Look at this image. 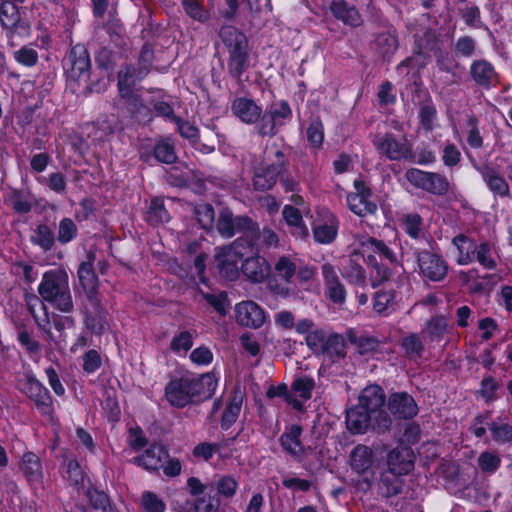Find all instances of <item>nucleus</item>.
<instances>
[{
  "label": "nucleus",
  "mask_w": 512,
  "mask_h": 512,
  "mask_svg": "<svg viewBox=\"0 0 512 512\" xmlns=\"http://www.w3.org/2000/svg\"><path fill=\"white\" fill-rule=\"evenodd\" d=\"M286 147L282 142L269 141L263 152V159L254 169L253 186L256 190L267 191L279 179L286 191H295L297 181L290 175L289 159Z\"/></svg>",
  "instance_id": "1"
},
{
  "label": "nucleus",
  "mask_w": 512,
  "mask_h": 512,
  "mask_svg": "<svg viewBox=\"0 0 512 512\" xmlns=\"http://www.w3.org/2000/svg\"><path fill=\"white\" fill-rule=\"evenodd\" d=\"M40 297L62 313L74 310L68 273L61 268L46 271L38 286Z\"/></svg>",
  "instance_id": "2"
},
{
  "label": "nucleus",
  "mask_w": 512,
  "mask_h": 512,
  "mask_svg": "<svg viewBox=\"0 0 512 512\" xmlns=\"http://www.w3.org/2000/svg\"><path fill=\"white\" fill-rule=\"evenodd\" d=\"M219 36L228 49V71L233 78H240L248 68L246 36L234 26H223Z\"/></svg>",
  "instance_id": "3"
},
{
  "label": "nucleus",
  "mask_w": 512,
  "mask_h": 512,
  "mask_svg": "<svg viewBox=\"0 0 512 512\" xmlns=\"http://www.w3.org/2000/svg\"><path fill=\"white\" fill-rule=\"evenodd\" d=\"M352 255H360L370 265L377 266L378 262L397 264L396 253L383 241L373 237L355 235L351 244Z\"/></svg>",
  "instance_id": "4"
},
{
  "label": "nucleus",
  "mask_w": 512,
  "mask_h": 512,
  "mask_svg": "<svg viewBox=\"0 0 512 512\" xmlns=\"http://www.w3.org/2000/svg\"><path fill=\"white\" fill-rule=\"evenodd\" d=\"M405 177L414 187L433 195L444 196L451 189V184L447 177L440 173L411 168L406 171Z\"/></svg>",
  "instance_id": "5"
},
{
  "label": "nucleus",
  "mask_w": 512,
  "mask_h": 512,
  "mask_svg": "<svg viewBox=\"0 0 512 512\" xmlns=\"http://www.w3.org/2000/svg\"><path fill=\"white\" fill-rule=\"evenodd\" d=\"M245 243L246 238H238L230 246L222 248L217 254L216 264L222 277L230 281L239 277L238 260H241V256L247 254L244 247Z\"/></svg>",
  "instance_id": "6"
},
{
  "label": "nucleus",
  "mask_w": 512,
  "mask_h": 512,
  "mask_svg": "<svg viewBox=\"0 0 512 512\" xmlns=\"http://www.w3.org/2000/svg\"><path fill=\"white\" fill-rule=\"evenodd\" d=\"M255 245V243L246 239L244 247L246 248L247 254L246 256H241V271L251 282L262 283L270 275L271 268L268 261L259 255L257 249H255Z\"/></svg>",
  "instance_id": "7"
},
{
  "label": "nucleus",
  "mask_w": 512,
  "mask_h": 512,
  "mask_svg": "<svg viewBox=\"0 0 512 512\" xmlns=\"http://www.w3.org/2000/svg\"><path fill=\"white\" fill-rule=\"evenodd\" d=\"M216 228L225 238H231L236 233H242L241 238L248 239V236H253L257 232V223L247 216L234 217L228 209H223L219 213Z\"/></svg>",
  "instance_id": "8"
},
{
  "label": "nucleus",
  "mask_w": 512,
  "mask_h": 512,
  "mask_svg": "<svg viewBox=\"0 0 512 512\" xmlns=\"http://www.w3.org/2000/svg\"><path fill=\"white\" fill-rule=\"evenodd\" d=\"M292 118V110L285 100L274 101L268 105L261 117L258 133L266 136L273 135L277 127L283 126Z\"/></svg>",
  "instance_id": "9"
},
{
  "label": "nucleus",
  "mask_w": 512,
  "mask_h": 512,
  "mask_svg": "<svg viewBox=\"0 0 512 512\" xmlns=\"http://www.w3.org/2000/svg\"><path fill=\"white\" fill-rule=\"evenodd\" d=\"M385 402V396L382 388L378 385H370L362 390L359 395V406L363 408L381 421H377V427L379 429L387 430L391 426V419L384 413L381 408Z\"/></svg>",
  "instance_id": "10"
},
{
  "label": "nucleus",
  "mask_w": 512,
  "mask_h": 512,
  "mask_svg": "<svg viewBox=\"0 0 512 512\" xmlns=\"http://www.w3.org/2000/svg\"><path fill=\"white\" fill-rule=\"evenodd\" d=\"M376 150L392 161L405 160L411 157L412 150L406 139H397L391 133L375 135L372 140Z\"/></svg>",
  "instance_id": "11"
},
{
  "label": "nucleus",
  "mask_w": 512,
  "mask_h": 512,
  "mask_svg": "<svg viewBox=\"0 0 512 512\" xmlns=\"http://www.w3.org/2000/svg\"><path fill=\"white\" fill-rule=\"evenodd\" d=\"M20 389L36 404L38 410L44 415L52 413V400L48 390L31 374L19 382Z\"/></svg>",
  "instance_id": "12"
},
{
  "label": "nucleus",
  "mask_w": 512,
  "mask_h": 512,
  "mask_svg": "<svg viewBox=\"0 0 512 512\" xmlns=\"http://www.w3.org/2000/svg\"><path fill=\"white\" fill-rule=\"evenodd\" d=\"M67 65V73L70 80H83L85 83L88 81L91 62L84 45L77 44L72 47L68 55Z\"/></svg>",
  "instance_id": "13"
},
{
  "label": "nucleus",
  "mask_w": 512,
  "mask_h": 512,
  "mask_svg": "<svg viewBox=\"0 0 512 512\" xmlns=\"http://www.w3.org/2000/svg\"><path fill=\"white\" fill-rule=\"evenodd\" d=\"M417 263L421 275L431 281H441L447 275V263L438 254L427 250L419 251Z\"/></svg>",
  "instance_id": "14"
},
{
  "label": "nucleus",
  "mask_w": 512,
  "mask_h": 512,
  "mask_svg": "<svg viewBox=\"0 0 512 512\" xmlns=\"http://www.w3.org/2000/svg\"><path fill=\"white\" fill-rule=\"evenodd\" d=\"M415 455L407 446H397L386 457L388 472L394 476H403L410 473L414 468Z\"/></svg>",
  "instance_id": "15"
},
{
  "label": "nucleus",
  "mask_w": 512,
  "mask_h": 512,
  "mask_svg": "<svg viewBox=\"0 0 512 512\" xmlns=\"http://www.w3.org/2000/svg\"><path fill=\"white\" fill-rule=\"evenodd\" d=\"M321 273L327 298L335 304H343L347 293L339 279L337 268L330 263H324L321 266Z\"/></svg>",
  "instance_id": "16"
},
{
  "label": "nucleus",
  "mask_w": 512,
  "mask_h": 512,
  "mask_svg": "<svg viewBox=\"0 0 512 512\" xmlns=\"http://www.w3.org/2000/svg\"><path fill=\"white\" fill-rule=\"evenodd\" d=\"M236 321L241 326L257 329L266 321L265 311L253 301H242L235 307Z\"/></svg>",
  "instance_id": "17"
},
{
  "label": "nucleus",
  "mask_w": 512,
  "mask_h": 512,
  "mask_svg": "<svg viewBox=\"0 0 512 512\" xmlns=\"http://www.w3.org/2000/svg\"><path fill=\"white\" fill-rule=\"evenodd\" d=\"M165 396L172 406L178 408L193 403V393L191 392L188 376L171 380L165 388Z\"/></svg>",
  "instance_id": "18"
},
{
  "label": "nucleus",
  "mask_w": 512,
  "mask_h": 512,
  "mask_svg": "<svg viewBox=\"0 0 512 512\" xmlns=\"http://www.w3.org/2000/svg\"><path fill=\"white\" fill-rule=\"evenodd\" d=\"M356 193L347 196V205L349 209L359 216L373 214L377 210V205L369 200L370 190L362 181L354 182Z\"/></svg>",
  "instance_id": "19"
},
{
  "label": "nucleus",
  "mask_w": 512,
  "mask_h": 512,
  "mask_svg": "<svg viewBox=\"0 0 512 512\" xmlns=\"http://www.w3.org/2000/svg\"><path fill=\"white\" fill-rule=\"evenodd\" d=\"M388 409L398 419H411L418 413V406L406 392L393 393L388 398Z\"/></svg>",
  "instance_id": "20"
},
{
  "label": "nucleus",
  "mask_w": 512,
  "mask_h": 512,
  "mask_svg": "<svg viewBox=\"0 0 512 512\" xmlns=\"http://www.w3.org/2000/svg\"><path fill=\"white\" fill-rule=\"evenodd\" d=\"M301 434L302 428L294 424L288 427L279 438L283 450L297 461L302 460L305 456V448L300 440Z\"/></svg>",
  "instance_id": "21"
},
{
  "label": "nucleus",
  "mask_w": 512,
  "mask_h": 512,
  "mask_svg": "<svg viewBox=\"0 0 512 512\" xmlns=\"http://www.w3.org/2000/svg\"><path fill=\"white\" fill-rule=\"evenodd\" d=\"M169 454L161 444H152L142 455L133 459V462L146 470H158L167 461Z\"/></svg>",
  "instance_id": "22"
},
{
  "label": "nucleus",
  "mask_w": 512,
  "mask_h": 512,
  "mask_svg": "<svg viewBox=\"0 0 512 512\" xmlns=\"http://www.w3.org/2000/svg\"><path fill=\"white\" fill-rule=\"evenodd\" d=\"M191 392L194 402H200L212 397L217 388V379L212 373H206L200 377H189Z\"/></svg>",
  "instance_id": "23"
},
{
  "label": "nucleus",
  "mask_w": 512,
  "mask_h": 512,
  "mask_svg": "<svg viewBox=\"0 0 512 512\" xmlns=\"http://www.w3.org/2000/svg\"><path fill=\"white\" fill-rule=\"evenodd\" d=\"M373 420L376 426L377 421H381L378 417L365 410L363 406L359 405L350 408L346 414L347 428L353 433H364Z\"/></svg>",
  "instance_id": "24"
},
{
  "label": "nucleus",
  "mask_w": 512,
  "mask_h": 512,
  "mask_svg": "<svg viewBox=\"0 0 512 512\" xmlns=\"http://www.w3.org/2000/svg\"><path fill=\"white\" fill-rule=\"evenodd\" d=\"M231 110L244 123L251 124L261 120L262 109L252 99L245 97L234 99Z\"/></svg>",
  "instance_id": "25"
},
{
  "label": "nucleus",
  "mask_w": 512,
  "mask_h": 512,
  "mask_svg": "<svg viewBox=\"0 0 512 512\" xmlns=\"http://www.w3.org/2000/svg\"><path fill=\"white\" fill-rule=\"evenodd\" d=\"M374 463L373 451L365 445H357L350 454V465L352 469L363 475H374L372 471Z\"/></svg>",
  "instance_id": "26"
},
{
  "label": "nucleus",
  "mask_w": 512,
  "mask_h": 512,
  "mask_svg": "<svg viewBox=\"0 0 512 512\" xmlns=\"http://www.w3.org/2000/svg\"><path fill=\"white\" fill-rule=\"evenodd\" d=\"M145 76V74H140V70L132 65L123 66L118 72V89L121 97H131L136 84Z\"/></svg>",
  "instance_id": "27"
},
{
  "label": "nucleus",
  "mask_w": 512,
  "mask_h": 512,
  "mask_svg": "<svg viewBox=\"0 0 512 512\" xmlns=\"http://www.w3.org/2000/svg\"><path fill=\"white\" fill-rule=\"evenodd\" d=\"M20 470L31 485H39L43 480V469L39 457L27 452L23 455Z\"/></svg>",
  "instance_id": "28"
},
{
  "label": "nucleus",
  "mask_w": 512,
  "mask_h": 512,
  "mask_svg": "<svg viewBox=\"0 0 512 512\" xmlns=\"http://www.w3.org/2000/svg\"><path fill=\"white\" fill-rule=\"evenodd\" d=\"M44 300L36 295H30L26 298L28 310L34 318L37 326L46 334L50 335V319Z\"/></svg>",
  "instance_id": "29"
},
{
  "label": "nucleus",
  "mask_w": 512,
  "mask_h": 512,
  "mask_svg": "<svg viewBox=\"0 0 512 512\" xmlns=\"http://www.w3.org/2000/svg\"><path fill=\"white\" fill-rule=\"evenodd\" d=\"M331 12L337 19L351 27H358L362 24V17L358 10L345 1L333 2Z\"/></svg>",
  "instance_id": "30"
},
{
  "label": "nucleus",
  "mask_w": 512,
  "mask_h": 512,
  "mask_svg": "<svg viewBox=\"0 0 512 512\" xmlns=\"http://www.w3.org/2000/svg\"><path fill=\"white\" fill-rule=\"evenodd\" d=\"M452 244L458 252L457 263L468 265L474 262V254L477 249V242L464 234H459L452 239Z\"/></svg>",
  "instance_id": "31"
},
{
  "label": "nucleus",
  "mask_w": 512,
  "mask_h": 512,
  "mask_svg": "<svg viewBox=\"0 0 512 512\" xmlns=\"http://www.w3.org/2000/svg\"><path fill=\"white\" fill-rule=\"evenodd\" d=\"M421 332L431 342H439L448 332V320L444 315H435L425 322Z\"/></svg>",
  "instance_id": "32"
},
{
  "label": "nucleus",
  "mask_w": 512,
  "mask_h": 512,
  "mask_svg": "<svg viewBox=\"0 0 512 512\" xmlns=\"http://www.w3.org/2000/svg\"><path fill=\"white\" fill-rule=\"evenodd\" d=\"M470 73L473 80L482 87H489L496 78V72L491 63L477 60L471 64Z\"/></svg>",
  "instance_id": "33"
},
{
  "label": "nucleus",
  "mask_w": 512,
  "mask_h": 512,
  "mask_svg": "<svg viewBox=\"0 0 512 512\" xmlns=\"http://www.w3.org/2000/svg\"><path fill=\"white\" fill-rule=\"evenodd\" d=\"M95 258V253L90 251L87 254V260L78 268V278L84 290L98 288V278L93 268Z\"/></svg>",
  "instance_id": "34"
},
{
  "label": "nucleus",
  "mask_w": 512,
  "mask_h": 512,
  "mask_svg": "<svg viewBox=\"0 0 512 512\" xmlns=\"http://www.w3.org/2000/svg\"><path fill=\"white\" fill-rule=\"evenodd\" d=\"M481 174L491 192L500 197L509 196V185L497 171L485 167Z\"/></svg>",
  "instance_id": "35"
},
{
  "label": "nucleus",
  "mask_w": 512,
  "mask_h": 512,
  "mask_svg": "<svg viewBox=\"0 0 512 512\" xmlns=\"http://www.w3.org/2000/svg\"><path fill=\"white\" fill-rule=\"evenodd\" d=\"M282 213L286 223L292 228L291 232L295 236L299 238H305L308 236V229L303 222L301 212L297 208L286 205L283 208Z\"/></svg>",
  "instance_id": "36"
},
{
  "label": "nucleus",
  "mask_w": 512,
  "mask_h": 512,
  "mask_svg": "<svg viewBox=\"0 0 512 512\" xmlns=\"http://www.w3.org/2000/svg\"><path fill=\"white\" fill-rule=\"evenodd\" d=\"M346 337L351 344L357 346L360 354L374 352L378 350L380 346V341L375 337L366 334H358L353 329L347 331Z\"/></svg>",
  "instance_id": "37"
},
{
  "label": "nucleus",
  "mask_w": 512,
  "mask_h": 512,
  "mask_svg": "<svg viewBox=\"0 0 512 512\" xmlns=\"http://www.w3.org/2000/svg\"><path fill=\"white\" fill-rule=\"evenodd\" d=\"M475 261L487 270H494L497 267L496 252L489 241L477 243V249L474 254Z\"/></svg>",
  "instance_id": "38"
},
{
  "label": "nucleus",
  "mask_w": 512,
  "mask_h": 512,
  "mask_svg": "<svg viewBox=\"0 0 512 512\" xmlns=\"http://www.w3.org/2000/svg\"><path fill=\"white\" fill-rule=\"evenodd\" d=\"M243 403V395L240 392L234 393L222 415L221 426L228 429L237 420Z\"/></svg>",
  "instance_id": "39"
},
{
  "label": "nucleus",
  "mask_w": 512,
  "mask_h": 512,
  "mask_svg": "<svg viewBox=\"0 0 512 512\" xmlns=\"http://www.w3.org/2000/svg\"><path fill=\"white\" fill-rule=\"evenodd\" d=\"M338 232V221L331 217L328 222L314 227L313 235L315 240L321 244H330L334 241Z\"/></svg>",
  "instance_id": "40"
},
{
  "label": "nucleus",
  "mask_w": 512,
  "mask_h": 512,
  "mask_svg": "<svg viewBox=\"0 0 512 512\" xmlns=\"http://www.w3.org/2000/svg\"><path fill=\"white\" fill-rule=\"evenodd\" d=\"M248 241L255 243V249L259 252L260 248H275L279 244L278 235L270 228H263L259 230L257 226V232L253 236H248Z\"/></svg>",
  "instance_id": "41"
},
{
  "label": "nucleus",
  "mask_w": 512,
  "mask_h": 512,
  "mask_svg": "<svg viewBox=\"0 0 512 512\" xmlns=\"http://www.w3.org/2000/svg\"><path fill=\"white\" fill-rule=\"evenodd\" d=\"M400 345L404 350L405 355L412 360H417L423 355L424 344L420 336L416 333H411L403 337Z\"/></svg>",
  "instance_id": "42"
},
{
  "label": "nucleus",
  "mask_w": 512,
  "mask_h": 512,
  "mask_svg": "<svg viewBox=\"0 0 512 512\" xmlns=\"http://www.w3.org/2000/svg\"><path fill=\"white\" fill-rule=\"evenodd\" d=\"M398 47L396 36L392 31H384L377 35L375 39V49L382 57L392 55Z\"/></svg>",
  "instance_id": "43"
},
{
  "label": "nucleus",
  "mask_w": 512,
  "mask_h": 512,
  "mask_svg": "<svg viewBox=\"0 0 512 512\" xmlns=\"http://www.w3.org/2000/svg\"><path fill=\"white\" fill-rule=\"evenodd\" d=\"M321 353L327 355L333 361L343 358L345 356V343L343 337L338 334L329 335Z\"/></svg>",
  "instance_id": "44"
},
{
  "label": "nucleus",
  "mask_w": 512,
  "mask_h": 512,
  "mask_svg": "<svg viewBox=\"0 0 512 512\" xmlns=\"http://www.w3.org/2000/svg\"><path fill=\"white\" fill-rule=\"evenodd\" d=\"M154 155L159 162L166 164L174 163L177 159V156L172 140L165 138L158 141L154 147Z\"/></svg>",
  "instance_id": "45"
},
{
  "label": "nucleus",
  "mask_w": 512,
  "mask_h": 512,
  "mask_svg": "<svg viewBox=\"0 0 512 512\" xmlns=\"http://www.w3.org/2000/svg\"><path fill=\"white\" fill-rule=\"evenodd\" d=\"M30 239L34 245L39 246L43 251H49L54 245L53 232L45 224L38 225Z\"/></svg>",
  "instance_id": "46"
},
{
  "label": "nucleus",
  "mask_w": 512,
  "mask_h": 512,
  "mask_svg": "<svg viewBox=\"0 0 512 512\" xmlns=\"http://www.w3.org/2000/svg\"><path fill=\"white\" fill-rule=\"evenodd\" d=\"M170 216L168 211L164 207V203L160 198H154L151 200L149 209L146 213V220L151 225H159L167 222Z\"/></svg>",
  "instance_id": "47"
},
{
  "label": "nucleus",
  "mask_w": 512,
  "mask_h": 512,
  "mask_svg": "<svg viewBox=\"0 0 512 512\" xmlns=\"http://www.w3.org/2000/svg\"><path fill=\"white\" fill-rule=\"evenodd\" d=\"M492 439L499 444L512 442V425L504 421H493L489 425Z\"/></svg>",
  "instance_id": "48"
},
{
  "label": "nucleus",
  "mask_w": 512,
  "mask_h": 512,
  "mask_svg": "<svg viewBox=\"0 0 512 512\" xmlns=\"http://www.w3.org/2000/svg\"><path fill=\"white\" fill-rule=\"evenodd\" d=\"M314 388L315 381L309 376L297 377L291 385L292 394L299 396L303 400L311 398Z\"/></svg>",
  "instance_id": "49"
},
{
  "label": "nucleus",
  "mask_w": 512,
  "mask_h": 512,
  "mask_svg": "<svg viewBox=\"0 0 512 512\" xmlns=\"http://www.w3.org/2000/svg\"><path fill=\"white\" fill-rule=\"evenodd\" d=\"M395 293L392 290H380L373 298V309L378 314H384L394 305Z\"/></svg>",
  "instance_id": "50"
},
{
  "label": "nucleus",
  "mask_w": 512,
  "mask_h": 512,
  "mask_svg": "<svg viewBox=\"0 0 512 512\" xmlns=\"http://www.w3.org/2000/svg\"><path fill=\"white\" fill-rule=\"evenodd\" d=\"M480 470L485 474H494L501 465L500 456L491 451L482 452L477 459Z\"/></svg>",
  "instance_id": "51"
},
{
  "label": "nucleus",
  "mask_w": 512,
  "mask_h": 512,
  "mask_svg": "<svg viewBox=\"0 0 512 512\" xmlns=\"http://www.w3.org/2000/svg\"><path fill=\"white\" fill-rule=\"evenodd\" d=\"M297 260L288 256L280 257L275 263L274 269L279 277L289 282L296 274Z\"/></svg>",
  "instance_id": "52"
},
{
  "label": "nucleus",
  "mask_w": 512,
  "mask_h": 512,
  "mask_svg": "<svg viewBox=\"0 0 512 512\" xmlns=\"http://www.w3.org/2000/svg\"><path fill=\"white\" fill-rule=\"evenodd\" d=\"M86 327L95 334H102L107 329V322L104 312L92 313L87 307L84 308Z\"/></svg>",
  "instance_id": "53"
},
{
  "label": "nucleus",
  "mask_w": 512,
  "mask_h": 512,
  "mask_svg": "<svg viewBox=\"0 0 512 512\" xmlns=\"http://www.w3.org/2000/svg\"><path fill=\"white\" fill-rule=\"evenodd\" d=\"M20 16L17 6L12 2H4L0 6V21L6 28L14 27L19 21Z\"/></svg>",
  "instance_id": "54"
},
{
  "label": "nucleus",
  "mask_w": 512,
  "mask_h": 512,
  "mask_svg": "<svg viewBox=\"0 0 512 512\" xmlns=\"http://www.w3.org/2000/svg\"><path fill=\"white\" fill-rule=\"evenodd\" d=\"M77 226L70 218H63L59 222L57 240L61 244L71 242L77 236Z\"/></svg>",
  "instance_id": "55"
},
{
  "label": "nucleus",
  "mask_w": 512,
  "mask_h": 512,
  "mask_svg": "<svg viewBox=\"0 0 512 512\" xmlns=\"http://www.w3.org/2000/svg\"><path fill=\"white\" fill-rule=\"evenodd\" d=\"M419 118L426 131H432L436 126L437 110L432 103H425L420 107Z\"/></svg>",
  "instance_id": "56"
},
{
  "label": "nucleus",
  "mask_w": 512,
  "mask_h": 512,
  "mask_svg": "<svg viewBox=\"0 0 512 512\" xmlns=\"http://www.w3.org/2000/svg\"><path fill=\"white\" fill-rule=\"evenodd\" d=\"M267 396L269 398L274 397H283L285 401L292 405L293 408L300 410L302 408V403L292 393L288 391V387L286 384H279L278 386H271L267 391Z\"/></svg>",
  "instance_id": "57"
},
{
  "label": "nucleus",
  "mask_w": 512,
  "mask_h": 512,
  "mask_svg": "<svg viewBox=\"0 0 512 512\" xmlns=\"http://www.w3.org/2000/svg\"><path fill=\"white\" fill-rule=\"evenodd\" d=\"M215 486L217 493L220 496L224 498H232L237 492L238 482L234 477L225 475L216 481Z\"/></svg>",
  "instance_id": "58"
},
{
  "label": "nucleus",
  "mask_w": 512,
  "mask_h": 512,
  "mask_svg": "<svg viewBox=\"0 0 512 512\" xmlns=\"http://www.w3.org/2000/svg\"><path fill=\"white\" fill-rule=\"evenodd\" d=\"M141 506L144 512H164L166 509L163 500L150 491L143 492Z\"/></svg>",
  "instance_id": "59"
},
{
  "label": "nucleus",
  "mask_w": 512,
  "mask_h": 512,
  "mask_svg": "<svg viewBox=\"0 0 512 512\" xmlns=\"http://www.w3.org/2000/svg\"><path fill=\"white\" fill-rule=\"evenodd\" d=\"M467 124L470 127L467 135V143L473 149H480L483 146V137L478 128V119L474 115H469Z\"/></svg>",
  "instance_id": "60"
},
{
  "label": "nucleus",
  "mask_w": 512,
  "mask_h": 512,
  "mask_svg": "<svg viewBox=\"0 0 512 512\" xmlns=\"http://www.w3.org/2000/svg\"><path fill=\"white\" fill-rule=\"evenodd\" d=\"M193 345V336L188 331L176 334L170 343V348L175 353L187 352Z\"/></svg>",
  "instance_id": "61"
},
{
  "label": "nucleus",
  "mask_w": 512,
  "mask_h": 512,
  "mask_svg": "<svg viewBox=\"0 0 512 512\" xmlns=\"http://www.w3.org/2000/svg\"><path fill=\"white\" fill-rule=\"evenodd\" d=\"M327 334L322 329H313L306 335L305 340L308 347L315 353H321L326 343Z\"/></svg>",
  "instance_id": "62"
},
{
  "label": "nucleus",
  "mask_w": 512,
  "mask_h": 512,
  "mask_svg": "<svg viewBox=\"0 0 512 512\" xmlns=\"http://www.w3.org/2000/svg\"><path fill=\"white\" fill-rule=\"evenodd\" d=\"M344 276L351 284L357 287L364 288L367 285L365 270L358 264H351L345 271Z\"/></svg>",
  "instance_id": "63"
},
{
  "label": "nucleus",
  "mask_w": 512,
  "mask_h": 512,
  "mask_svg": "<svg viewBox=\"0 0 512 512\" xmlns=\"http://www.w3.org/2000/svg\"><path fill=\"white\" fill-rule=\"evenodd\" d=\"M185 12L194 20L205 22L209 19V13L195 0H183Z\"/></svg>",
  "instance_id": "64"
}]
</instances>
